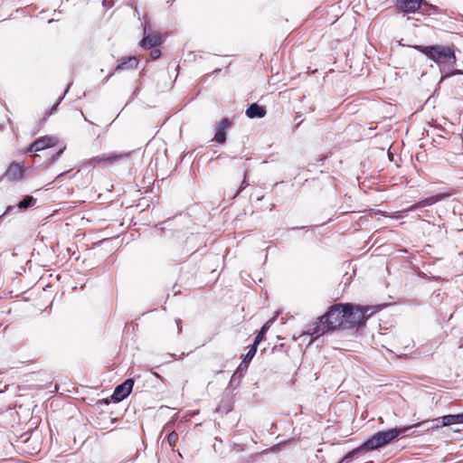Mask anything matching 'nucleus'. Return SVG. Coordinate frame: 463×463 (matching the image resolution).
<instances>
[{
	"mask_svg": "<svg viewBox=\"0 0 463 463\" xmlns=\"http://www.w3.org/2000/svg\"><path fill=\"white\" fill-rule=\"evenodd\" d=\"M24 162H12L5 173V177L10 181H19L24 178Z\"/></svg>",
	"mask_w": 463,
	"mask_h": 463,
	"instance_id": "obj_9",
	"label": "nucleus"
},
{
	"mask_svg": "<svg viewBox=\"0 0 463 463\" xmlns=\"http://www.w3.org/2000/svg\"><path fill=\"white\" fill-rule=\"evenodd\" d=\"M167 442L169 444V446L173 449V450L175 449L177 442H178V434L177 432H175V430L171 431L168 435H167Z\"/></svg>",
	"mask_w": 463,
	"mask_h": 463,
	"instance_id": "obj_19",
	"label": "nucleus"
},
{
	"mask_svg": "<svg viewBox=\"0 0 463 463\" xmlns=\"http://www.w3.org/2000/svg\"><path fill=\"white\" fill-rule=\"evenodd\" d=\"M131 151L121 153L110 152L108 154H102L93 156L92 158L90 159V163L97 165H110L120 160H123L125 158H128L131 156Z\"/></svg>",
	"mask_w": 463,
	"mask_h": 463,
	"instance_id": "obj_6",
	"label": "nucleus"
},
{
	"mask_svg": "<svg viewBox=\"0 0 463 463\" xmlns=\"http://www.w3.org/2000/svg\"><path fill=\"white\" fill-rule=\"evenodd\" d=\"M246 177H247V173L245 172L244 173V179H243V181L241 182V184L240 185L239 192L242 191L243 189H245L247 187L248 183L246 181Z\"/></svg>",
	"mask_w": 463,
	"mask_h": 463,
	"instance_id": "obj_21",
	"label": "nucleus"
},
{
	"mask_svg": "<svg viewBox=\"0 0 463 463\" xmlns=\"http://www.w3.org/2000/svg\"><path fill=\"white\" fill-rule=\"evenodd\" d=\"M65 146L59 148V151L56 153V157L60 156L61 153L64 151Z\"/></svg>",
	"mask_w": 463,
	"mask_h": 463,
	"instance_id": "obj_22",
	"label": "nucleus"
},
{
	"mask_svg": "<svg viewBox=\"0 0 463 463\" xmlns=\"http://www.w3.org/2000/svg\"><path fill=\"white\" fill-rule=\"evenodd\" d=\"M149 55L152 60H156L161 56V51L159 49L155 48L150 52Z\"/></svg>",
	"mask_w": 463,
	"mask_h": 463,
	"instance_id": "obj_20",
	"label": "nucleus"
},
{
	"mask_svg": "<svg viewBox=\"0 0 463 463\" xmlns=\"http://www.w3.org/2000/svg\"><path fill=\"white\" fill-rule=\"evenodd\" d=\"M394 5L403 14L420 11L423 15H431L438 13V7L428 4L425 0H394Z\"/></svg>",
	"mask_w": 463,
	"mask_h": 463,
	"instance_id": "obj_5",
	"label": "nucleus"
},
{
	"mask_svg": "<svg viewBox=\"0 0 463 463\" xmlns=\"http://www.w3.org/2000/svg\"><path fill=\"white\" fill-rule=\"evenodd\" d=\"M340 327H345L344 303L332 305L324 315L309 325L306 334L317 338Z\"/></svg>",
	"mask_w": 463,
	"mask_h": 463,
	"instance_id": "obj_1",
	"label": "nucleus"
},
{
	"mask_svg": "<svg viewBox=\"0 0 463 463\" xmlns=\"http://www.w3.org/2000/svg\"><path fill=\"white\" fill-rule=\"evenodd\" d=\"M414 49L425 54L429 59L432 60L438 64H449L456 63V55L454 50L449 46L432 45L422 46L415 45Z\"/></svg>",
	"mask_w": 463,
	"mask_h": 463,
	"instance_id": "obj_3",
	"label": "nucleus"
},
{
	"mask_svg": "<svg viewBox=\"0 0 463 463\" xmlns=\"http://www.w3.org/2000/svg\"><path fill=\"white\" fill-rule=\"evenodd\" d=\"M36 200L33 197V196H30V195H26L19 203H18V207L20 209H26L28 208L29 206L33 205V203H35Z\"/></svg>",
	"mask_w": 463,
	"mask_h": 463,
	"instance_id": "obj_18",
	"label": "nucleus"
},
{
	"mask_svg": "<svg viewBox=\"0 0 463 463\" xmlns=\"http://www.w3.org/2000/svg\"><path fill=\"white\" fill-rule=\"evenodd\" d=\"M345 327L354 328L364 326L366 320L374 313L372 307H362L352 303H344Z\"/></svg>",
	"mask_w": 463,
	"mask_h": 463,
	"instance_id": "obj_4",
	"label": "nucleus"
},
{
	"mask_svg": "<svg viewBox=\"0 0 463 463\" xmlns=\"http://www.w3.org/2000/svg\"><path fill=\"white\" fill-rule=\"evenodd\" d=\"M139 60L137 56H123L118 60L114 72L131 71L137 69Z\"/></svg>",
	"mask_w": 463,
	"mask_h": 463,
	"instance_id": "obj_8",
	"label": "nucleus"
},
{
	"mask_svg": "<svg viewBox=\"0 0 463 463\" xmlns=\"http://www.w3.org/2000/svg\"><path fill=\"white\" fill-rule=\"evenodd\" d=\"M134 386L132 379H127L124 383L118 385L112 394V399L116 402H121L129 395Z\"/></svg>",
	"mask_w": 463,
	"mask_h": 463,
	"instance_id": "obj_10",
	"label": "nucleus"
},
{
	"mask_svg": "<svg viewBox=\"0 0 463 463\" xmlns=\"http://www.w3.org/2000/svg\"><path fill=\"white\" fill-rule=\"evenodd\" d=\"M59 143L55 137L45 136L33 141L25 150V153L39 152L49 147H52Z\"/></svg>",
	"mask_w": 463,
	"mask_h": 463,
	"instance_id": "obj_7",
	"label": "nucleus"
},
{
	"mask_svg": "<svg viewBox=\"0 0 463 463\" xmlns=\"http://www.w3.org/2000/svg\"><path fill=\"white\" fill-rule=\"evenodd\" d=\"M442 420V427L449 426L456 423H463V413L459 414H449L440 418Z\"/></svg>",
	"mask_w": 463,
	"mask_h": 463,
	"instance_id": "obj_15",
	"label": "nucleus"
},
{
	"mask_svg": "<svg viewBox=\"0 0 463 463\" xmlns=\"http://www.w3.org/2000/svg\"><path fill=\"white\" fill-rule=\"evenodd\" d=\"M67 175L66 172H63L61 174H60L57 177H56V180H60L61 179L62 177H64L65 175Z\"/></svg>",
	"mask_w": 463,
	"mask_h": 463,
	"instance_id": "obj_23",
	"label": "nucleus"
},
{
	"mask_svg": "<svg viewBox=\"0 0 463 463\" xmlns=\"http://www.w3.org/2000/svg\"><path fill=\"white\" fill-rule=\"evenodd\" d=\"M101 402H103V401H100V400H99V401H98V403H101ZM104 402H105V403H108V401H107V400H105V401H104Z\"/></svg>",
	"mask_w": 463,
	"mask_h": 463,
	"instance_id": "obj_24",
	"label": "nucleus"
},
{
	"mask_svg": "<svg viewBox=\"0 0 463 463\" xmlns=\"http://www.w3.org/2000/svg\"><path fill=\"white\" fill-rule=\"evenodd\" d=\"M269 328V322L263 325L258 335H256L254 342L255 345H259L265 337V334L267 333L268 329Z\"/></svg>",
	"mask_w": 463,
	"mask_h": 463,
	"instance_id": "obj_17",
	"label": "nucleus"
},
{
	"mask_svg": "<svg viewBox=\"0 0 463 463\" xmlns=\"http://www.w3.org/2000/svg\"><path fill=\"white\" fill-rule=\"evenodd\" d=\"M267 114V110L265 107L260 106L257 103H252L249 106V108L246 109V116L250 118H264Z\"/></svg>",
	"mask_w": 463,
	"mask_h": 463,
	"instance_id": "obj_14",
	"label": "nucleus"
},
{
	"mask_svg": "<svg viewBox=\"0 0 463 463\" xmlns=\"http://www.w3.org/2000/svg\"><path fill=\"white\" fill-rule=\"evenodd\" d=\"M162 43V37L159 33H150L146 35L139 43L144 50H149L159 46Z\"/></svg>",
	"mask_w": 463,
	"mask_h": 463,
	"instance_id": "obj_12",
	"label": "nucleus"
},
{
	"mask_svg": "<svg viewBox=\"0 0 463 463\" xmlns=\"http://www.w3.org/2000/svg\"><path fill=\"white\" fill-rule=\"evenodd\" d=\"M257 347L258 345H255V343L248 346V352L244 355L242 362L238 367V373L247 371L250 361L252 360L257 352Z\"/></svg>",
	"mask_w": 463,
	"mask_h": 463,
	"instance_id": "obj_13",
	"label": "nucleus"
},
{
	"mask_svg": "<svg viewBox=\"0 0 463 463\" xmlns=\"http://www.w3.org/2000/svg\"><path fill=\"white\" fill-rule=\"evenodd\" d=\"M420 423H416L408 427L394 428L383 431H378L366 441H364L359 448L349 452L345 458H350L360 451L367 452L384 447L385 445L391 443L392 440L396 439L400 435L404 434L410 429L418 427Z\"/></svg>",
	"mask_w": 463,
	"mask_h": 463,
	"instance_id": "obj_2",
	"label": "nucleus"
},
{
	"mask_svg": "<svg viewBox=\"0 0 463 463\" xmlns=\"http://www.w3.org/2000/svg\"><path fill=\"white\" fill-rule=\"evenodd\" d=\"M442 198H443V196L440 194L426 198L424 200H421V201L416 203L412 206H411L409 208V210H414L416 208H421V207H425L428 205H431V204L436 203L437 202L440 201Z\"/></svg>",
	"mask_w": 463,
	"mask_h": 463,
	"instance_id": "obj_16",
	"label": "nucleus"
},
{
	"mask_svg": "<svg viewBox=\"0 0 463 463\" xmlns=\"http://www.w3.org/2000/svg\"><path fill=\"white\" fill-rule=\"evenodd\" d=\"M231 126L228 118H222L217 125L214 140L218 144H223L226 141L227 131Z\"/></svg>",
	"mask_w": 463,
	"mask_h": 463,
	"instance_id": "obj_11",
	"label": "nucleus"
}]
</instances>
